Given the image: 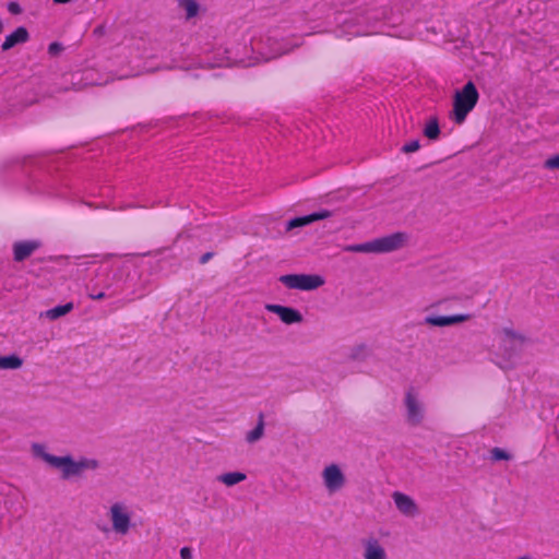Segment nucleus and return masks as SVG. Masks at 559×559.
Wrapping results in <instances>:
<instances>
[{"mask_svg":"<svg viewBox=\"0 0 559 559\" xmlns=\"http://www.w3.org/2000/svg\"><path fill=\"white\" fill-rule=\"evenodd\" d=\"M32 453L35 457L43 460L53 468L60 469L63 479L81 475L84 471L97 469L99 463L95 459L81 457L74 461L71 455L56 456L46 451L41 443L32 444Z\"/></svg>","mask_w":559,"mask_h":559,"instance_id":"1","label":"nucleus"},{"mask_svg":"<svg viewBox=\"0 0 559 559\" xmlns=\"http://www.w3.org/2000/svg\"><path fill=\"white\" fill-rule=\"evenodd\" d=\"M479 99V93L472 81H468L453 98L452 118L457 124H462L467 115L475 108Z\"/></svg>","mask_w":559,"mask_h":559,"instance_id":"2","label":"nucleus"},{"mask_svg":"<svg viewBox=\"0 0 559 559\" xmlns=\"http://www.w3.org/2000/svg\"><path fill=\"white\" fill-rule=\"evenodd\" d=\"M408 234L404 231H396L371 241L353 246L350 249L355 252H374L385 253L399 250L408 241Z\"/></svg>","mask_w":559,"mask_h":559,"instance_id":"3","label":"nucleus"},{"mask_svg":"<svg viewBox=\"0 0 559 559\" xmlns=\"http://www.w3.org/2000/svg\"><path fill=\"white\" fill-rule=\"evenodd\" d=\"M253 45L265 60L281 57L298 46V44H292L288 39L280 37L276 33L261 38Z\"/></svg>","mask_w":559,"mask_h":559,"instance_id":"4","label":"nucleus"},{"mask_svg":"<svg viewBox=\"0 0 559 559\" xmlns=\"http://www.w3.org/2000/svg\"><path fill=\"white\" fill-rule=\"evenodd\" d=\"M107 516L111 523V530L117 535L126 536L132 525V511L123 501H115L110 504Z\"/></svg>","mask_w":559,"mask_h":559,"instance_id":"5","label":"nucleus"},{"mask_svg":"<svg viewBox=\"0 0 559 559\" xmlns=\"http://www.w3.org/2000/svg\"><path fill=\"white\" fill-rule=\"evenodd\" d=\"M322 479L330 493L341 490L346 483L344 473L336 464H330L324 467L322 471Z\"/></svg>","mask_w":559,"mask_h":559,"instance_id":"6","label":"nucleus"},{"mask_svg":"<svg viewBox=\"0 0 559 559\" xmlns=\"http://www.w3.org/2000/svg\"><path fill=\"white\" fill-rule=\"evenodd\" d=\"M364 559H388L386 550L379 538L373 535L361 539Z\"/></svg>","mask_w":559,"mask_h":559,"instance_id":"7","label":"nucleus"},{"mask_svg":"<svg viewBox=\"0 0 559 559\" xmlns=\"http://www.w3.org/2000/svg\"><path fill=\"white\" fill-rule=\"evenodd\" d=\"M43 246L38 239L20 240L12 245L13 260L23 262Z\"/></svg>","mask_w":559,"mask_h":559,"instance_id":"8","label":"nucleus"},{"mask_svg":"<svg viewBox=\"0 0 559 559\" xmlns=\"http://www.w3.org/2000/svg\"><path fill=\"white\" fill-rule=\"evenodd\" d=\"M392 498L396 509L403 515L414 518L419 514L418 506L411 496L400 491H394Z\"/></svg>","mask_w":559,"mask_h":559,"instance_id":"9","label":"nucleus"},{"mask_svg":"<svg viewBox=\"0 0 559 559\" xmlns=\"http://www.w3.org/2000/svg\"><path fill=\"white\" fill-rule=\"evenodd\" d=\"M405 405L407 421L414 426L419 425L423 420V408L412 390L407 391L405 394Z\"/></svg>","mask_w":559,"mask_h":559,"instance_id":"10","label":"nucleus"},{"mask_svg":"<svg viewBox=\"0 0 559 559\" xmlns=\"http://www.w3.org/2000/svg\"><path fill=\"white\" fill-rule=\"evenodd\" d=\"M331 216V212L328 210H321L319 212L311 213L309 215L295 217L286 223L285 230L290 231L295 228L305 227L317 221L325 219Z\"/></svg>","mask_w":559,"mask_h":559,"instance_id":"11","label":"nucleus"},{"mask_svg":"<svg viewBox=\"0 0 559 559\" xmlns=\"http://www.w3.org/2000/svg\"><path fill=\"white\" fill-rule=\"evenodd\" d=\"M265 309L272 313L277 314L280 319L286 324H294L302 321V316L294 308L269 304L265 306Z\"/></svg>","mask_w":559,"mask_h":559,"instance_id":"12","label":"nucleus"},{"mask_svg":"<svg viewBox=\"0 0 559 559\" xmlns=\"http://www.w3.org/2000/svg\"><path fill=\"white\" fill-rule=\"evenodd\" d=\"M469 314L457 313L452 316H429L426 322L433 326H448L469 320Z\"/></svg>","mask_w":559,"mask_h":559,"instance_id":"13","label":"nucleus"},{"mask_svg":"<svg viewBox=\"0 0 559 559\" xmlns=\"http://www.w3.org/2000/svg\"><path fill=\"white\" fill-rule=\"evenodd\" d=\"M29 34L24 26L17 27L13 33L8 35L1 45L2 51H8L16 45L28 41Z\"/></svg>","mask_w":559,"mask_h":559,"instance_id":"14","label":"nucleus"},{"mask_svg":"<svg viewBox=\"0 0 559 559\" xmlns=\"http://www.w3.org/2000/svg\"><path fill=\"white\" fill-rule=\"evenodd\" d=\"M72 302H67L64 305L56 306L51 309L46 310L45 312H41L39 314L40 318H47L51 321L59 319L60 317H63L68 314L73 309Z\"/></svg>","mask_w":559,"mask_h":559,"instance_id":"15","label":"nucleus"},{"mask_svg":"<svg viewBox=\"0 0 559 559\" xmlns=\"http://www.w3.org/2000/svg\"><path fill=\"white\" fill-rule=\"evenodd\" d=\"M247 475L242 472H229L225 474H221L217 476V480L224 484L227 487L235 486L243 480H246Z\"/></svg>","mask_w":559,"mask_h":559,"instance_id":"16","label":"nucleus"},{"mask_svg":"<svg viewBox=\"0 0 559 559\" xmlns=\"http://www.w3.org/2000/svg\"><path fill=\"white\" fill-rule=\"evenodd\" d=\"M23 359L17 355L13 354L10 356H0V369L1 370H15L21 368Z\"/></svg>","mask_w":559,"mask_h":559,"instance_id":"17","label":"nucleus"},{"mask_svg":"<svg viewBox=\"0 0 559 559\" xmlns=\"http://www.w3.org/2000/svg\"><path fill=\"white\" fill-rule=\"evenodd\" d=\"M178 7L185 10L186 20L195 17L200 10V5L195 0H179Z\"/></svg>","mask_w":559,"mask_h":559,"instance_id":"18","label":"nucleus"},{"mask_svg":"<svg viewBox=\"0 0 559 559\" xmlns=\"http://www.w3.org/2000/svg\"><path fill=\"white\" fill-rule=\"evenodd\" d=\"M263 433H264V416H263V414H260L255 428L247 433L246 441L249 443H254L263 437Z\"/></svg>","mask_w":559,"mask_h":559,"instance_id":"19","label":"nucleus"},{"mask_svg":"<svg viewBox=\"0 0 559 559\" xmlns=\"http://www.w3.org/2000/svg\"><path fill=\"white\" fill-rule=\"evenodd\" d=\"M424 135L429 140H437L440 135V128L437 117H430L424 128Z\"/></svg>","mask_w":559,"mask_h":559,"instance_id":"20","label":"nucleus"},{"mask_svg":"<svg viewBox=\"0 0 559 559\" xmlns=\"http://www.w3.org/2000/svg\"><path fill=\"white\" fill-rule=\"evenodd\" d=\"M288 289L297 290H314L321 286L324 282H284Z\"/></svg>","mask_w":559,"mask_h":559,"instance_id":"21","label":"nucleus"},{"mask_svg":"<svg viewBox=\"0 0 559 559\" xmlns=\"http://www.w3.org/2000/svg\"><path fill=\"white\" fill-rule=\"evenodd\" d=\"M501 333L503 334L506 341L509 342L523 344L525 341V337L521 333L514 331L512 328L506 326L501 330Z\"/></svg>","mask_w":559,"mask_h":559,"instance_id":"22","label":"nucleus"},{"mask_svg":"<svg viewBox=\"0 0 559 559\" xmlns=\"http://www.w3.org/2000/svg\"><path fill=\"white\" fill-rule=\"evenodd\" d=\"M86 292L91 299H103L106 297H110V294H107L104 289H96L94 287H91L90 285H86Z\"/></svg>","mask_w":559,"mask_h":559,"instance_id":"23","label":"nucleus"},{"mask_svg":"<svg viewBox=\"0 0 559 559\" xmlns=\"http://www.w3.org/2000/svg\"><path fill=\"white\" fill-rule=\"evenodd\" d=\"M277 280H322V277L310 274H286L280 276Z\"/></svg>","mask_w":559,"mask_h":559,"instance_id":"24","label":"nucleus"},{"mask_svg":"<svg viewBox=\"0 0 559 559\" xmlns=\"http://www.w3.org/2000/svg\"><path fill=\"white\" fill-rule=\"evenodd\" d=\"M491 459L495 461L510 460V454L506 452L503 449L493 448L490 451Z\"/></svg>","mask_w":559,"mask_h":559,"instance_id":"25","label":"nucleus"},{"mask_svg":"<svg viewBox=\"0 0 559 559\" xmlns=\"http://www.w3.org/2000/svg\"><path fill=\"white\" fill-rule=\"evenodd\" d=\"M420 147V144H419V141L418 140H413L408 143H405L403 146H402V152L403 153H414L416 151H418Z\"/></svg>","mask_w":559,"mask_h":559,"instance_id":"26","label":"nucleus"},{"mask_svg":"<svg viewBox=\"0 0 559 559\" xmlns=\"http://www.w3.org/2000/svg\"><path fill=\"white\" fill-rule=\"evenodd\" d=\"M544 167L546 169H559V154L546 159Z\"/></svg>","mask_w":559,"mask_h":559,"instance_id":"27","label":"nucleus"},{"mask_svg":"<svg viewBox=\"0 0 559 559\" xmlns=\"http://www.w3.org/2000/svg\"><path fill=\"white\" fill-rule=\"evenodd\" d=\"M8 10L12 14H20L22 12V8L17 2H9Z\"/></svg>","mask_w":559,"mask_h":559,"instance_id":"28","label":"nucleus"},{"mask_svg":"<svg viewBox=\"0 0 559 559\" xmlns=\"http://www.w3.org/2000/svg\"><path fill=\"white\" fill-rule=\"evenodd\" d=\"M62 50V46L59 43H51L48 47V51L51 55H56Z\"/></svg>","mask_w":559,"mask_h":559,"instance_id":"29","label":"nucleus"},{"mask_svg":"<svg viewBox=\"0 0 559 559\" xmlns=\"http://www.w3.org/2000/svg\"><path fill=\"white\" fill-rule=\"evenodd\" d=\"M181 559H192V551L189 547H182L180 549Z\"/></svg>","mask_w":559,"mask_h":559,"instance_id":"30","label":"nucleus"},{"mask_svg":"<svg viewBox=\"0 0 559 559\" xmlns=\"http://www.w3.org/2000/svg\"><path fill=\"white\" fill-rule=\"evenodd\" d=\"M213 255H214V253H213V252H206V253H204V254H202V255H201V258H200L199 262H200L201 264H205L206 262H209V261H210V259H212V257H213Z\"/></svg>","mask_w":559,"mask_h":559,"instance_id":"31","label":"nucleus"},{"mask_svg":"<svg viewBox=\"0 0 559 559\" xmlns=\"http://www.w3.org/2000/svg\"><path fill=\"white\" fill-rule=\"evenodd\" d=\"M55 3H69L72 0H52Z\"/></svg>","mask_w":559,"mask_h":559,"instance_id":"32","label":"nucleus"},{"mask_svg":"<svg viewBox=\"0 0 559 559\" xmlns=\"http://www.w3.org/2000/svg\"><path fill=\"white\" fill-rule=\"evenodd\" d=\"M518 559H531V558H530V557L524 556V557H520V558H518Z\"/></svg>","mask_w":559,"mask_h":559,"instance_id":"33","label":"nucleus"},{"mask_svg":"<svg viewBox=\"0 0 559 559\" xmlns=\"http://www.w3.org/2000/svg\"><path fill=\"white\" fill-rule=\"evenodd\" d=\"M555 259L559 260V251L557 252Z\"/></svg>","mask_w":559,"mask_h":559,"instance_id":"34","label":"nucleus"},{"mask_svg":"<svg viewBox=\"0 0 559 559\" xmlns=\"http://www.w3.org/2000/svg\"><path fill=\"white\" fill-rule=\"evenodd\" d=\"M177 2H179V0H177Z\"/></svg>","mask_w":559,"mask_h":559,"instance_id":"35","label":"nucleus"}]
</instances>
